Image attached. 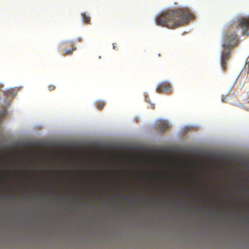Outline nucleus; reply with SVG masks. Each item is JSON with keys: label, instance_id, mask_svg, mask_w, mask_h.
<instances>
[{"label": "nucleus", "instance_id": "nucleus-14", "mask_svg": "<svg viewBox=\"0 0 249 249\" xmlns=\"http://www.w3.org/2000/svg\"><path fill=\"white\" fill-rule=\"evenodd\" d=\"M107 172L109 173V177H111L112 176V172L110 171H107Z\"/></svg>", "mask_w": 249, "mask_h": 249}, {"label": "nucleus", "instance_id": "nucleus-19", "mask_svg": "<svg viewBox=\"0 0 249 249\" xmlns=\"http://www.w3.org/2000/svg\"><path fill=\"white\" fill-rule=\"evenodd\" d=\"M19 172L21 174H23V173H24V171H20Z\"/></svg>", "mask_w": 249, "mask_h": 249}, {"label": "nucleus", "instance_id": "nucleus-20", "mask_svg": "<svg viewBox=\"0 0 249 249\" xmlns=\"http://www.w3.org/2000/svg\"><path fill=\"white\" fill-rule=\"evenodd\" d=\"M247 100H249V93H248V99H247Z\"/></svg>", "mask_w": 249, "mask_h": 249}, {"label": "nucleus", "instance_id": "nucleus-4", "mask_svg": "<svg viewBox=\"0 0 249 249\" xmlns=\"http://www.w3.org/2000/svg\"><path fill=\"white\" fill-rule=\"evenodd\" d=\"M230 50L228 51H224L222 53L221 59V65L224 71H225L227 69V62L226 61L229 59L230 57Z\"/></svg>", "mask_w": 249, "mask_h": 249}, {"label": "nucleus", "instance_id": "nucleus-6", "mask_svg": "<svg viewBox=\"0 0 249 249\" xmlns=\"http://www.w3.org/2000/svg\"><path fill=\"white\" fill-rule=\"evenodd\" d=\"M3 85L2 84H0V98H1V95H3L6 98L14 97V93H13V89H6L4 90H2L1 89L3 88Z\"/></svg>", "mask_w": 249, "mask_h": 249}, {"label": "nucleus", "instance_id": "nucleus-15", "mask_svg": "<svg viewBox=\"0 0 249 249\" xmlns=\"http://www.w3.org/2000/svg\"><path fill=\"white\" fill-rule=\"evenodd\" d=\"M113 48L114 50L117 49L116 44H115V43L113 44Z\"/></svg>", "mask_w": 249, "mask_h": 249}, {"label": "nucleus", "instance_id": "nucleus-16", "mask_svg": "<svg viewBox=\"0 0 249 249\" xmlns=\"http://www.w3.org/2000/svg\"><path fill=\"white\" fill-rule=\"evenodd\" d=\"M150 105H151V107L152 109H154L155 108V106H154V105L153 104H151L150 103Z\"/></svg>", "mask_w": 249, "mask_h": 249}, {"label": "nucleus", "instance_id": "nucleus-23", "mask_svg": "<svg viewBox=\"0 0 249 249\" xmlns=\"http://www.w3.org/2000/svg\"><path fill=\"white\" fill-rule=\"evenodd\" d=\"M81 39H80V38H79V39H78V41H81Z\"/></svg>", "mask_w": 249, "mask_h": 249}, {"label": "nucleus", "instance_id": "nucleus-5", "mask_svg": "<svg viewBox=\"0 0 249 249\" xmlns=\"http://www.w3.org/2000/svg\"><path fill=\"white\" fill-rule=\"evenodd\" d=\"M156 127L160 131L163 132L169 127V124L166 121L158 120L156 122Z\"/></svg>", "mask_w": 249, "mask_h": 249}, {"label": "nucleus", "instance_id": "nucleus-2", "mask_svg": "<svg viewBox=\"0 0 249 249\" xmlns=\"http://www.w3.org/2000/svg\"><path fill=\"white\" fill-rule=\"evenodd\" d=\"M192 16L190 12H185L182 9L167 10L158 15L156 21L158 25L173 29L187 22Z\"/></svg>", "mask_w": 249, "mask_h": 249}, {"label": "nucleus", "instance_id": "nucleus-13", "mask_svg": "<svg viewBox=\"0 0 249 249\" xmlns=\"http://www.w3.org/2000/svg\"><path fill=\"white\" fill-rule=\"evenodd\" d=\"M226 97L225 96L222 95V101L223 102H225L226 101Z\"/></svg>", "mask_w": 249, "mask_h": 249}, {"label": "nucleus", "instance_id": "nucleus-10", "mask_svg": "<svg viewBox=\"0 0 249 249\" xmlns=\"http://www.w3.org/2000/svg\"><path fill=\"white\" fill-rule=\"evenodd\" d=\"M243 105L245 108L249 110V100H245L243 103Z\"/></svg>", "mask_w": 249, "mask_h": 249}, {"label": "nucleus", "instance_id": "nucleus-22", "mask_svg": "<svg viewBox=\"0 0 249 249\" xmlns=\"http://www.w3.org/2000/svg\"><path fill=\"white\" fill-rule=\"evenodd\" d=\"M74 41H70V43H73Z\"/></svg>", "mask_w": 249, "mask_h": 249}, {"label": "nucleus", "instance_id": "nucleus-7", "mask_svg": "<svg viewBox=\"0 0 249 249\" xmlns=\"http://www.w3.org/2000/svg\"><path fill=\"white\" fill-rule=\"evenodd\" d=\"M76 49V47H72L70 49H65L64 50V55L72 54L73 51Z\"/></svg>", "mask_w": 249, "mask_h": 249}, {"label": "nucleus", "instance_id": "nucleus-18", "mask_svg": "<svg viewBox=\"0 0 249 249\" xmlns=\"http://www.w3.org/2000/svg\"><path fill=\"white\" fill-rule=\"evenodd\" d=\"M3 172H4V173H5V174H7V173H8V171H7V170H4V171H3Z\"/></svg>", "mask_w": 249, "mask_h": 249}, {"label": "nucleus", "instance_id": "nucleus-17", "mask_svg": "<svg viewBox=\"0 0 249 249\" xmlns=\"http://www.w3.org/2000/svg\"><path fill=\"white\" fill-rule=\"evenodd\" d=\"M91 172L94 173H98V174L100 173L99 171H91Z\"/></svg>", "mask_w": 249, "mask_h": 249}, {"label": "nucleus", "instance_id": "nucleus-21", "mask_svg": "<svg viewBox=\"0 0 249 249\" xmlns=\"http://www.w3.org/2000/svg\"><path fill=\"white\" fill-rule=\"evenodd\" d=\"M69 41H66L64 43H69Z\"/></svg>", "mask_w": 249, "mask_h": 249}, {"label": "nucleus", "instance_id": "nucleus-1", "mask_svg": "<svg viewBox=\"0 0 249 249\" xmlns=\"http://www.w3.org/2000/svg\"><path fill=\"white\" fill-rule=\"evenodd\" d=\"M240 28L242 29L243 34L249 35V20L242 17L231 21L229 31L222 37V46L224 49L231 50L238 45L240 41L237 33Z\"/></svg>", "mask_w": 249, "mask_h": 249}, {"label": "nucleus", "instance_id": "nucleus-12", "mask_svg": "<svg viewBox=\"0 0 249 249\" xmlns=\"http://www.w3.org/2000/svg\"><path fill=\"white\" fill-rule=\"evenodd\" d=\"M50 91H52L55 89V87L54 85H50L48 87Z\"/></svg>", "mask_w": 249, "mask_h": 249}, {"label": "nucleus", "instance_id": "nucleus-24", "mask_svg": "<svg viewBox=\"0 0 249 249\" xmlns=\"http://www.w3.org/2000/svg\"><path fill=\"white\" fill-rule=\"evenodd\" d=\"M83 173V171H80V173H81V174H82V173Z\"/></svg>", "mask_w": 249, "mask_h": 249}, {"label": "nucleus", "instance_id": "nucleus-11", "mask_svg": "<svg viewBox=\"0 0 249 249\" xmlns=\"http://www.w3.org/2000/svg\"><path fill=\"white\" fill-rule=\"evenodd\" d=\"M97 108L99 110H102L104 107V104L101 103L98 104Z\"/></svg>", "mask_w": 249, "mask_h": 249}, {"label": "nucleus", "instance_id": "nucleus-9", "mask_svg": "<svg viewBox=\"0 0 249 249\" xmlns=\"http://www.w3.org/2000/svg\"><path fill=\"white\" fill-rule=\"evenodd\" d=\"M7 115V110L6 109H4L0 112V119L3 118Z\"/></svg>", "mask_w": 249, "mask_h": 249}, {"label": "nucleus", "instance_id": "nucleus-3", "mask_svg": "<svg viewBox=\"0 0 249 249\" xmlns=\"http://www.w3.org/2000/svg\"><path fill=\"white\" fill-rule=\"evenodd\" d=\"M171 89L170 84L168 82L164 81L159 84L156 90L158 93H165L171 92Z\"/></svg>", "mask_w": 249, "mask_h": 249}, {"label": "nucleus", "instance_id": "nucleus-8", "mask_svg": "<svg viewBox=\"0 0 249 249\" xmlns=\"http://www.w3.org/2000/svg\"><path fill=\"white\" fill-rule=\"evenodd\" d=\"M82 16L84 21L86 23L90 24V17L86 13L83 14Z\"/></svg>", "mask_w": 249, "mask_h": 249}]
</instances>
